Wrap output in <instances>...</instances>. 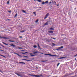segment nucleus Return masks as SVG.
I'll use <instances>...</instances> for the list:
<instances>
[{
	"mask_svg": "<svg viewBox=\"0 0 77 77\" xmlns=\"http://www.w3.org/2000/svg\"><path fill=\"white\" fill-rule=\"evenodd\" d=\"M17 14H16L14 16V17H17Z\"/></svg>",
	"mask_w": 77,
	"mask_h": 77,
	"instance_id": "29",
	"label": "nucleus"
},
{
	"mask_svg": "<svg viewBox=\"0 0 77 77\" xmlns=\"http://www.w3.org/2000/svg\"><path fill=\"white\" fill-rule=\"evenodd\" d=\"M0 72H3L2 71H1V70H0Z\"/></svg>",
	"mask_w": 77,
	"mask_h": 77,
	"instance_id": "43",
	"label": "nucleus"
},
{
	"mask_svg": "<svg viewBox=\"0 0 77 77\" xmlns=\"http://www.w3.org/2000/svg\"><path fill=\"white\" fill-rule=\"evenodd\" d=\"M30 54V55H31L32 54L30 53V54Z\"/></svg>",
	"mask_w": 77,
	"mask_h": 77,
	"instance_id": "51",
	"label": "nucleus"
},
{
	"mask_svg": "<svg viewBox=\"0 0 77 77\" xmlns=\"http://www.w3.org/2000/svg\"><path fill=\"white\" fill-rule=\"evenodd\" d=\"M45 3H48V1H46L45 2Z\"/></svg>",
	"mask_w": 77,
	"mask_h": 77,
	"instance_id": "25",
	"label": "nucleus"
},
{
	"mask_svg": "<svg viewBox=\"0 0 77 77\" xmlns=\"http://www.w3.org/2000/svg\"><path fill=\"white\" fill-rule=\"evenodd\" d=\"M33 14H34V15H35V16H36V13L35 12H34L33 13Z\"/></svg>",
	"mask_w": 77,
	"mask_h": 77,
	"instance_id": "18",
	"label": "nucleus"
},
{
	"mask_svg": "<svg viewBox=\"0 0 77 77\" xmlns=\"http://www.w3.org/2000/svg\"><path fill=\"white\" fill-rule=\"evenodd\" d=\"M60 50V48H59V47L58 48V49H57V50Z\"/></svg>",
	"mask_w": 77,
	"mask_h": 77,
	"instance_id": "34",
	"label": "nucleus"
},
{
	"mask_svg": "<svg viewBox=\"0 0 77 77\" xmlns=\"http://www.w3.org/2000/svg\"><path fill=\"white\" fill-rule=\"evenodd\" d=\"M49 33H53V32L52 31H48Z\"/></svg>",
	"mask_w": 77,
	"mask_h": 77,
	"instance_id": "7",
	"label": "nucleus"
},
{
	"mask_svg": "<svg viewBox=\"0 0 77 77\" xmlns=\"http://www.w3.org/2000/svg\"><path fill=\"white\" fill-rule=\"evenodd\" d=\"M59 64H60V63H58V64H57V66H58L59 65Z\"/></svg>",
	"mask_w": 77,
	"mask_h": 77,
	"instance_id": "28",
	"label": "nucleus"
},
{
	"mask_svg": "<svg viewBox=\"0 0 77 77\" xmlns=\"http://www.w3.org/2000/svg\"><path fill=\"white\" fill-rule=\"evenodd\" d=\"M17 55H18V56H21V55H20L19 54H17Z\"/></svg>",
	"mask_w": 77,
	"mask_h": 77,
	"instance_id": "32",
	"label": "nucleus"
},
{
	"mask_svg": "<svg viewBox=\"0 0 77 77\" xmlns=\"http://www.w3.org/2000/svg\"><path fill=\"white\" fill-rule=\"evenodd\" d=\"M45 55H46V56H48V54H45Z\"/></svg>",
	"mask_w": 77,
	"mask_h": 77,
	"instance_id": "35",
	"label": "nucleus"
},
{
	"mask_svg": "<svg viewBox=\"0 0 77 77\" xmlns=\"http://www.w3.org/2000/svg\"><path fill=\"white\" fill-rule=\"evenodd\" d=\"M0 48H2V47H0Z\"/></svg>",
	"mask_w": 77,
	"mask_h": 77,
	"instance_id": "58",
	"label": "nucleus"
},
{
	"mask_svg": "<svg viewBox=\"0 0 77 77\" xmlns=\"http://www.w3.org/2000/svg\"><path fill=\"white\" fill-rule=\"evenodd\" d=\"M19 38H22V36H20L19 37Z\"/></svg>",
	"mask_w": 77,
	"mask_h": 77,
	"instance_id": "45",
	"label": "nucleus"
},
{
	"mask_svg": "<svg viewBox=\"0 0 77 77\" xmlns=\"http://www.w3.org/2000/svg\"><path fill=\"white\" fill-rule=\"evenodd\" d=\"M50 3V4H51V2H50V3Z\"/></svg>",
	"mask_w": 77,
	"mask_h": 77,
	"instance_id": "52",
	"label": "nucleus"
},
{
	"mask_svg": "<svg viewBox=\"0 0 77 77\" xmlns=\"http://www.w3.org/2000/svg\"><path fill=\"white\" fill-rule=\"evenodd\" d=\"M50 22V21H48L47 22H46L45 24V25H48V23Z\"/></svg>",
	"mask_w": 77,
	"mask_h": 77,
	"instance_id": "3",
	"label": "nucleus"
},
{
	"mask_svg": "<svg viewBox=\"0 0 77 77\" xmlns=\"http://www.w3.org/2000/svg\"><path fill=\"white\" fill-rule=\"evenodd\" d=\"M20 63H23V64H25V63L23 62H19Z\"/></svg>",
	"mask_w": 77,
	"mask_h": 77,
	"instance_id": "12",
	"label": "nucleus"
},
{
	"mask_svg": "<svg viewBox=\"0 0 77 77\" xmlns=\"http://www.w3.org/2000/svg\"><path fill=\"white\" fill-rule=\"evenodd\" d=\"M11 11H9V12H11Z\"/></svg>",
	"mask_w": 77,
	"mask_h": 77,
	"instance_id": "57",
	"label": "nucleus"
},
{
	"mask_svg": "<svg viewBox=\"0 0 77 77\" xmlns=\"http://www.w3.org/2000/svg\"><path fill=\"white\" fill-rule=\"evenodd\" d=\"M0 56H2V57H3V55H2V54H0Z\"/></svg>",
	"mask_w": 77,
	"mask_h": 77,
	"instance_id": "46",
	"label": "nucleus"
},
{
	"mask_svg": "<svg viewBox=\"0 0 77 77\" xmlns=\"http://www.w3.org/2000/svg\"><path fill=\"white\" fill-rule=\"evenodd\" d=\"M54 3H55V4L56 3V2L54 1Z\"/></svg>",
	"mask_w": 77,
	"mask_h": 77,
	"instance_id": "53",
	"label": "nucleus"
},
{
	"mask_svg": "<svg viewBox=\"0 0 77 77\" xmlns=\"http://www.w3.org/2000/svg\"><path fill=\"white\" fill-rule=\"evenodd\" d=\"M32 53H34V54H36V53H39V52L38 51H32Z\"/></svg>",
	"mask_w": 77,
	"mask_h": 77,
	"instance_id": "2",
	"label": "nucleus"
},
{
	"mask_svg": "<svg viewBox=\"0 0 77 77\" xmlns=\"http://www.w3.org/2000/svg\"><path fill=\"white\" fill-rule=\"evenodd\" d=\"M40 53V54H44V53Z\"/></svg>",
	"mask_w": 77,
	"mask_h": 77,
	"instance_id": "40",
	"label": "nucleus"
},
{
	"mask_svg": "<svg viewBox=\"0 0 77 77\" xmlns=\"http://www.w3.org/2000/svg\"><path fill=\"white\" fill-rule=\"evenodd\" d=\"M24 32V31H20V32H21V33H23V32Z\"/></svg>",
	"mask_w": 77,
	"mask_h": 77,
	"instance_id": "36",
	"label": "nucleus"
},
{
	"mask_svg": "<svg viewBox=\"0 0 77 77\" xmlns=\"http://www.w3.org/2000/svg\"><path fill=\"white\" fill-rule=\"evenodd\" d=\"M50 30H54V29L53 28H51L50 29Z\"/></svg>",
	"mask_w": 77,
	"mask_h": 77,
	"instance_id": "16",
	"label": "nucleus"
},
{
	"mask_svg": "<svg viewBox=\"0 0 77 77\" xmlns=\"http://www.w3.org/2000/svg\"><path fill=\"white\" fill-rule=\"evenodd\" d=\"M39 21V20L38 19H37L36 20L35 22V23H37V22H38V21Z\"/></svg>",
	"mask_w": 77,
	"mask_h": 77,
	"instance_id": "15",
	"label": "nucleus"
},
{
	"mask_svg": "<svg viewBox=\"0 0 77 77\" xmlns=\"http://www.w3.org/2000/svg\"><path fill=\"white\" fill-rule=\"evenodd\" d=\"M22 60H26V59H22Z\"/></svg>",
	"mask_w": 77,
	"mask_h": 77,
	"instance_id": "41",
	"label": "nucleus"
},
{
	"mask_svg": "<svg viewBox=\"0 0 77 77\" xmlns=\"http://www.w3.org/2000/svg\"><path fill=\"white\" fill-rule=\"evenodd\" d=\"M39 75L40 77H41V76H42V74H41V75Z\"/></svg>",
	"mask_w": 77,
	"mask_h": 77,
	"instance_id": "30",
	"label": "nucleus"
},
{
	"mask_svg": "<svg viewBox=\"0 0 77 77\" xmlns=\"http://www.w3.org/2000/svg\"><path fill=\"white\" fill-rule=\"evenodd\" d=\"M0 38H2V37L0 36Z\"/></svg>",
	"mask_w": 77,
	"mask_h": 77,
	"instance_id": "54",
	"label": "nucleus"
},
{
	"mask_svg": "<svg viewBox=\"0 0 77 77\" xmlns=\"http://www.w3.org/2000/svg\"><path fill=\"white\" fill-rule=\"evenodd\" d=\"M19 48V49H22L23 48Z\"/></svg>",
	"mask_w": 77,
	"mask_h": 77,
	"instance_id": "33",
	"label": "nucleus"
},
{
	"mask_svg": "<svg viewBox=\"0 0 77 77\" xmlns=\"http://www.w3.org/2000/svg\"><path fill=\"white\" fill-rule=\"evenodd\" d=\"M38 2H41V0H37Z\"/></svg>",
	"mask_w": 77,
	"mask_h": 77,
	"instance_id": "21",
	"label": "nucleus"
},
{
	"mask_svg": "<svg viewBox=\"0 0 77 77\" xmlns=\"http://www.w3.org/2000/svg\"><path fill=\"white\" fill-rule=\"evenodd\" d=\"M31 56H35V55H32Z\"/></svg>",
	"mask_w": 77,
	"mask_h": 77,
	"instance_id": "38",
	"label": "nucleus"
},
{
	"mask_svg": "<svg viewBox=\"0 0 77 77\" xmlns=\"http://www.w3.org/2000/svg\"><path fill=\"white\" fill-rule=\"evenodd\" d=\"M75 9H76V8H75Z\"/></svg>",
	"mask_w": 77,
	"mask_h": 77,
	"instance_id": "59",
	"label": "nucleus"
},
{
	"mask_svg": "<svg viewBox=\"0 0 77 77\" xmlns=\"http://www.w3.org/2000/svg\"><path fill=\"white\" fill-rule=\"evenodd\" d=\"M3 44H4L5 45H8V44H6L4 42H3Z\"/></svg>",
	"mask_w": 77,
	"mask_h": 77,
	"instance_id": "20",
	"label": "nucleus"
},
{
	"mask_svg": "<svg viewBox=\"0 0 77 77\" xmlns=\"http://www.w3.org/2000/svg\"><path fill=\"white\" fill-rule=\"evenodd\" d=\"M29 0H27L28 1H29Z\"/></svg>",
	"mask_w": 77,
	"mask_h": 77,
	"instance_id": "64",
	"label": "nucleus"
},
{
	"mask_svg": "<svg viewBox=\"0 0 77 77\" xmlns=\"http://www.w3.org/2000/svg\"><path fill=\"white\" fill-rule=\"evenodd\" d=\"M34 1H36V0H34Z\"/></svg>",
	"mask_w": 77,
	"mask_h": 77,
	"instance_id": "60",
	"label": "nucleus"
},
{
	"mask_svg": "<svg viewBox=\"0 0 77 77\" xmlns=\"http://www.w3.org/2000/svg\"><path fill=\"white\" fill-rule=\"evenodd\" d=\"M0 72H3L2 71H1V70H0Z\"/></svg>",
	"mask_w": 77,
	"mask_h": 77,
	"instance_id": "42",
	"label": "nucleus"
},
{
	"mask_svg": "<svg viewBox=\"0 0 77 77\" xmlns=\"http://www.w3.org/2000/svg\"><path fill=\"white\" fill-rule=\"evenodd\" d=\"M0 51H4L1 50V49H0Z\"/></svg>",
	"mask_w": 77,
	"mask_h": 77,
	"instance_id": "37",
	"label": "nucleus"
},
{
	"mask_svg": "<svg viewBox=\"0 0 77 77\" xmlns=\"http://www.w3.org/2000/svg\"><path fill=\"white\" fill-rule=\"evenodd\" d=\"M38 47L39 48V49H40V50H41V47H40V46H39V45L38 43Z\"/></svg>",
	"mask_w": 77,
	"mask_h": 77,
	"instance_id": "10",
	"label": "nucleus"
},
{
	"mask_svg": "<svg viewBox=\"0 0 77 77\" xmlns=\"http://www.w3.org/2000/svg\"><path fill=\"white\" fill-rule=\"evenodd\" d=\"M14 53V54H17V53Z\"/></svg>",
	"mask_w": 77,
	"mask_h": 77,
	"instance_id": "48",
	"label": "nucleus"
},
{
	"mask_svg": "<svg viewBox=\"0 0 77 77\" xmlns=\"http://www.w3.org/2000/svg\"><path fill=\"white\" fill-rule=\"evenodd\" d=\"M11 45V46H12V47H15V45L13 44H12L11 45Z\"/></svg>",
	"mask_w": 77,
	"mask_h": 77,
	"instance_id": "8",
	"label": "nucleus"
},
{
	"mask_svg": "<svg viewBox=\"0 0 77 77\" xmlns=\"http://www.w3.org/2000/svg\"><path fill=\"white\" fill-rule=\"evenodd\" d=\"M34 77H40V76L39 75H34Z\"/></svg>",
	"mask_w": 77,
	"mask_h": 77,
	"instance_id": "6",
	"label": "nucleus"
},
{
	"mask_svg": "<svg viewBox=\"0 0 77 77\" xmlns=\"http://www.w3.org/2000/svg\"><path fill=\"white\" fill-rule=\"evenodd\" d=\"M57 6H59V5H57Z\"/></svg>",
	"mask_w": 77,
	"mask_h": 77,
	"instance_id": "55",
	"label": "nucleus"
},
{
	"mask_svg": "<svg viewBox=\"0 0 77 77\" xmlns=\"http://www.w3.org/2000/svg\"><path fill=\"white\" fill-rule=\"evenodd\" d=\"M53 46H54V45L52 46V47H53Z\"/></svg>",
	"mask_w": 77,
	"mask_h": 77,
	"instance_id": "62",
	"label": "nucleus"
},
{
	"mask_svg": "<svg viewBox=\"0 0 77 77\" xmlns=\"http://www.w3.org/2000/svg\"><path fill=\"white\" fill-rule=\"evenodd\" d=\"M7 4H9V1H8V2H7Z\"/></svg>",
	"mask_w": 77,
	"mask_h": 77,
	"instance_id": "24",
	"label": "nucleus"
},
{
	"mask_svg": "<svg viewBox=\"0 0 77 77\" xmlns=\"http://www.w3.org/2000/svg\"><path fill=\"white\" fill-rule=\"evenodd\" d=\"M9 42H15V41H11V40H9Z\"/></svg>",
	"mask_w": 77,
	"mask_h": 77,
	"instance_id": "14",
	"label": "nucleus"
},
{
	"mask_svg": "<svg viewBox=\"0 0 77 77\" xmlns=\"http://www.w3.org/2000/svg\"><path fill=\"white\" fill-rule=\"evenodd\" d=\"M52 45H55V44H54V43H52Z\"/></svg>",
	"mask_w": 77,
	"mask_h": 77,
	"instance_id": "49",
	"label": "nucleus"
},
{
	"mask_svg": "<svg viewBox=\"0 0 77 77\" xmlns=\"http://www.w3.org/2000/svg\"><path fill=\"white\" fill-rule=\"evenodd\" d=\"M2 38H3V39H8L7 38H6L5 37H2Z\"/></svg>",
	"mask_w": 77,
	"mask_h": 77,
	"instance_id": "4",
	"label": "nucleus"
},
{
	"mask_svg": "<svg viewBox=\"0 0 77 77\" xmlns=\"http://www.w3.org/2000/svg\"><path fill=\"white\" fill-rule=\"evenodd\" d=\"M28 61H30V60H28Z\"/></svg>",
	"mask_w": 77,
	"mask_h": 77,
	"instance_id": "61",
	"label": "nucleus"
},
{
	"mask_svg": "<svg viewBox=\"0 0 77 77\" xmlns=\"http://www.w3.org/2000/svg\"><path fill=\"white\" fill-rule=\"evenodd\" d=\"M23 56V57H28L26 56Z\"/></svg>",
	"mask_w": 77,
	"mask_h": 77,
	"instance_id": "31",
	"label": "nucleus"
},
{
	"mask_svg": "<svg viewBox=\"0 0 77 77\" xmlns=\"http://www.w3.org/2000/svg\"><path fill=\"white\" fill-rule=\"evenodd\" d=\"M26 60H27V61H28L29 60L26 59Z\"/></svg>",
	"mask_w": 77,
	"mask_h": 77,
	"instance_id": "50",
	"label": "nucleus"
},
{
	"mask_svg": "<svg viewBox=\"0 0 77 77\" xmlns=\"http://www.w3.org/2000/svg\"><path fill=\"white\" fill-rule=\"evenodd\" d=\"M66 57H61L59 58V59H64V58H66Z\"/></svg>",
	"mask_w": 77,
	"mask_h": 77,
	"instance_id": "5",
	"label": "nucleus"
},
{
	"mask_svg": "<svg viewBox=\"0 0 77 77\" xmlns=\"http://www.w3.org/2000/svg\"><path fill=\"white\" fill-rule=\"evenodd\" d=\"M52 56H55V57H56L57 56L58 57V56H57L56 55H52Z\"/></svg>",
	"mask_w": 77,
	"mask_h": 77,
	"instance_id": "17",
	"label": "nucleus"
},
{
	"mask_svg": "<svg viewBox=\"0 0 77 77\" xmlns=\"http://www.w3.org/2000/svg\"><path fill=\"white\" fill-rule=\"evenodd\" d=\"M60 49H61V48H63V46H61L60 47H59Z\"/></svg>",
	"mask_w": 77,
	"mask_h": 77,
	"instance_id": "13",
	"label": "nucleus"
},
{
	"mask_svg": "<svg viewBox=\"0 0 77 77\" xmlns=\"http://www.w3.org/2000/svg\"><path fill=\"white\" fill-rule=\"evenodd\" d=\"M2 57H5V56H4L3 55V56H2Z\"/></svg>",
	"mask_w": 77,
	"mask_h": 77,
	"instance_id": "44",
	"label": "nucleus"
},
{
	"mask_svg": "<svg viewBox=\"0 0 77 77\" xmlns=\"http://www.w3.org/2000/svg\"><path fill=\"white\" fill-rule=\"evenodd\" d=\"M16 75H18V76H20V77H21V75L17 73H16Z\"/></svg>",
	"mask_w": 77,
	"mask_h": 77,
	"instance_id": "9",
	"label": "nucleus"
},
{
	"mask_svg": "<svg viewBox=\"0 0 77 77\" xmlns=\"http://www.w3.org/2000/svg\"><path fill=\"white\" fill-rule=\"evenodd\" d=\"M52 38V39H54L56 40V38Z\"/></svg>",
	"mask_w": 77,
	"mask_h": 77,
	"instance_id": "39",
	"label": "nucleus"
},
{
	"mask_svg": "<svg viewBox=\"0 0 77 77\" xmlns=\"http://www.w3.org/2000/svg\"><path fill=\"white\" fill-rule=\"evenodd\" d=\"M29 75H31V76H33L34 77V75L29 74Z\"/></svg>",
	"mask_w": 77,
	"mask_h": 77,
	"instance_id": "27",
	"label": "nucleus"
},
{
	"mask_svg": "<svg viewBox=\"0 0 77 77\" xmlns=\"http://www.w3.org/2000/svg\"><path fill=\"white\" fill-rule=\"evenodd\" d=\"M48 55H49V56H52L53 55L51 54H48Z\"/></svg>",
	"mask_w": 77,
	"mask_h": 77,
	"instance_id": "23",
	"label": "nucleus"
},
{
	"mask_svg": "<svg viewBox=\"0 0 77 77\" xmlns=\"http://www.w3.org/2000/svg\"><path fill=\"white\" fill-rule=\"evenodd\" d=\"M47 60H42L41 61V62H47Z\"/></svg>",
	"mask_w": 77,
	"mask_h": 77,
	"instance_id": "26",
	"label": "nucleus"
},
{
	"mask_svg": "<svg viewBox=\"0 0 77 77\" xmlns=\"http://www.w3.org/2000/svg\"><path fill=\"white\" fill-rule=\"evenodd\" d=\"M39 8H41V7H39Z\"/></svg>",
	"mask_w": 77,
	"mask_h": 77,
	"instance_id": "56",
	"label": "nucleus"
},
{
	"mask_svg": "<svg viewBox=\"0 0 77 77\" xmlns=\"http://www.w3.org/2000/svg\"><path fill=\"white\" fill-rule=\"evenodd\" d=\"M42 5H45V2H43L42 3Z\"/></svg>",
	"mask_w": 77,
	"mask_h": 77,
	"instance_id": "22",
	"label": "nucleus"
},
{
	"mask_svg": "<svg viewBox=\"0 0 77 77\" xmlns=\"http://www.w3.org/2000/svg\"><path fill=\"white\" fill-rule=\"evenodd\" d=\"M77 56V54H76V55H75L74 56H75H75Z\"/></svg>",
	"mask_w": 77,
	"mask_h": 77,
	"instance_id": "47",
	"label": "nucleus"
},
{
	"mask_svg": "<svg viewBox=\"0 0 77 77\" xmlns=\"http://www.w3.org/2000/svg\"><path fill=\"white\" fill-rule=\"evenodd\" d=\"M34 48H37V46L36 45H35L33 46Z\"/></svg>",
	"mask_w": 77,
	"mask_h": 77,
	"instance_id": "11",
	"label": "nucleus"
},
{
	"mask_svg": "<svg viewBox=\"0 0 77 77\" xmlns=\"http://www.w3.org/2000/svg\"><path fill=\"white\" fill-rule=\"evenodd\" d=\"M22 11L24 13H26V11H25L24 10H23Z\"/></svg>",
	"mask_w": 77,
	"mask_h": 77,
	"instance_id": "19",
	"label": "nucleus"
},
{
	"mask_svg": "<svg viewBox=\"0 0 77 77\" xmlns=\"http://www.w3.org/2000/svg\"><path fill=\"white\" fill-rule=\"evenodd\" d=\"M49 13H48L46 15H45V17L44 18V19H46V18H47L48 16L49 15Z\"/></svg>",
	"mask_w": 77,
	"mask_h": 77,
	"instance_id": "1",
	"label": "nucleus"
},
{
	"mask_svg": "<svg viewBox=\"0 0 77 77\" xmlns=\"http://www.w3.org/2000/svg\"><path fill=\"white\" fill-rule=\"evenodd\" d=\"M75 60H76V58H75Z\"/></svg>",
	"mask_w": 77,
	"mask_h": 77,
	"instance_id": "63",
	"label": "nucleus"
}]
</instances>
